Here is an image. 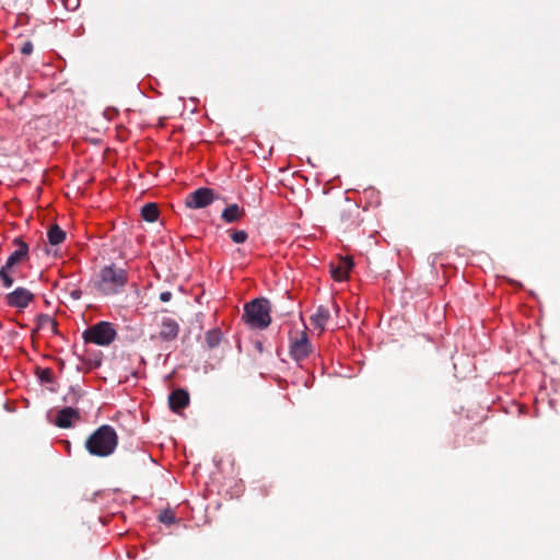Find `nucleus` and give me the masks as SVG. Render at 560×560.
Returning <instances> with one entry per match:
<instances>
[{"instance_id":"nucleus-4","label":"nucleus","mask_w":560,"mask_h":560,"mask_svg":"<svg viewBox=\"0 0 560 560\" xmlns=\"http://www.w3.org/2000/svg\"><path fill=\"white\" fill-rule=\"evenodd\" d=\"M14 245L16 246V249L9 256L5 265L0 269V278L5 288H11L13 285L14 280L11 277V271L14 266L26 259L28 255V246L25 242L20 238H15Z\"/></svg>"},{"instance_id":"nucleus-9","label":"nucleus","mask_w":560,"mask_h":560,"mask_svg":"<svg viewBox=\"0 0 560 560\" xmlns=\"http://www.w3.org/2000/svg\"><path fill=\"white\" fill-rule=\"evenodd\" d=\"M353 268V261L350 257H340L337 262H331L330 273L336 281H346Z\"/></svg>"},{"instance_id":"nucleus-10","label":"nucleus","mask_w":560,"mask_h":560,"mask_svg":"<svg viewBox=\"0 0 560 560\" xmlns=\"http://www.w3.org/2000/svg\"><path fill=\"white\" fill-rule=\"evenodd\" d=\"M80 420L79 411L67 407L57 412L55 423L59 428H70Z\"/></svg>"},{"instance_id":"nucleus-5","label":"nucleus","mask_w":560,"mask_h":560,"mask_svg":"<svg viewBox=\"0 0 560 560\" xmlns=\"http://www.w3.org/2000/svg\"><path fill=\"white\" fill-rule=\"evenodd\" d=\"M83 338L86 342L98 346H108L116 338V330L110 323L101 322L89 327L83 332Z\"/></svg>"},{"instance_id":"nucleus-16","label":"nucleus","mask_w":560,"mask_h":560,"mask_svg":"<svg viewBox=\"0 0 560 560\" xmlns=\"http://www.w3.org/2000/svg\"><path fill=\"white\" fill-rule=\"evenodd\" d=\"M142 218L148 222H154L159 217V209L155 205L149 203L142 208Z\"/></svg>"},{"instance_id":"nucleus-13","label":"nucleus","mask_w":560,"mask_h":560,"mask_svg":"<svg viewBox=\"0 0 560 560\" xmlns=\"http://www.w3.org/2000/svg\"><path fill=\"white\" fill-rule=\"evenodd\" d=\"M329 311L324 307L319 306L315 313L311 316V323L312 325L319 329L320 331L324 330L328 319H329Z\"/></svg>"},{"instance_id":"nucleus-14","label":"nucleus","mask_w":560,"mask_h":560,"mask_svg":"<svg viewBox=\"0 0 560 560\" xmlns=\"http://www.w3.org/2000/svg\"><path fill=\"white\" fill-rule=\"evenodd\" d=\"M242 215L243 210L237 205L226 207L222 213L223 220L228 223L237 221Z\"/></svg>"},{"instance_id":"nucleus-19","label":"nucleus","mask_w":560,"mask_h":560,"mask_svg":"<svg viewBox=\"0 0 560 560\" xmlns=\"http://www.w3.org/2000/svg\"><path fill=\"white\" fill-rule=\"evenodd\" d=\"M24 55H30L33 51V45L28 42L25 43L21 49Z\"/></svg>"},{"instance_id":"nucleus-18","label":"nucleus","mask_w":560,"mask_h":560,"mask_svg":"<svg viewBox=\"0 0 560 560\" xmlns=\"http://www.w3.org/2000/svg\"><path fill=\"white\" fill-rule=\"evenodd\" d=\"M160 521L164 524H172L175 522V515L172 511H164L160 514Z\"/></svg>"},{"instance_id":"nucleus-8","label":"nucleus","mask_w":560,"mask_h":560,"mask_svg":"<svg viewBox=\"0 0 560 560\" xmlns=\"http://www.w3.org/2000/svg\"><path fill=\"white\" fill-rule=\"evenodd\" d=\"M33 300L34 294L26 288L22 287L16 288L5 296L7 304L19 310L26 308Z\"/></svg>"},{"instance_id":"nucleus-15","label":"nucleus","mask_w":560,"mask_h":560,"mask_svg":"<svg viewBox=\"0 0 560 560\" xmlns=\"http://www.w3.org/2000/svg\"><path fill=\"white\" fill-rule=\"evenodd\" d=\"M47 237L51 245H58L65 241L66 233L58 225H52L47 232Z\"/></svg>"},{"instance_id":"nucleus-1","label":"nucleus","mask_w":560,"mask_h":560,"mask_svg":"<svg viewBox=\"0 0 560 560\" xmlns=\"http://www.w3.org/2000/svg\"><path fill=\"white\" fill-rule=\"evenodd\" d=\"M117 444L116 431L110 425H102L86 440L85 447L90 454L105 457L114 453Z\"/></svg>"},{"instance_id":"nucleus-3","label":"nucleus","mask_w":560,"mask_h":560,"mask_svg":"<svg viewBox=\"0 0 560 560\" xmlns=\"http://www.w3.org/2000/svg\"><path fill=\"white\" fill-rule=\"evenodd\" d=\"M244 317L254 328H266L271 322L270 305L265 299H256L246 304Z\"/></svg>"},{"instance_id":"nucleus-7","label":"nucleus","mask_w":560,"mask_h":560,"mask_svg":"<svg viewBox=\"0 0 560 560\" xmlns=\"http://www.w3.org/2000/svg\"><path fill=\"white\" fill-rule=\"evenodd\" d=\"M214 199L213 190L199 188L186 197V206L191 209H200L209 206Z\"/></svg>"},{"instance_id":"nucleus-6","label":"nucleus","mask_w":560,"mask_h":560,"mask_svg":"<svg viewBox=\"0 0 560 560\" xmlns=\"http://www.w3.org/2000/svg\"><path fill=\"white\" fill-rule=\"evenodd\" d=\"M312 351L311 343L303 330L294 331L290 338V353L296 361H302L310 355Z\"/></svg>"},{"instance_id":"nucleus-12","label":"nucleus","mask_w":560,"mask_h":560,"mask_svg":"<svg viewBox=\"0 0 560 560\" xmlns=\"http://www.w3.org/2000/svg\"><path fill=\"white\" fill-rule=\"evenodd\" d=\"M189 402L188 393L184 389H176L170 395V407L173 411L178 412Z\"/></svg>"},{"instance_id":"nucleus-17","label":"nucleus","mask_w":560,"mask_h":560,"mask_svg":"<svg viewBox=\"0 0 560 560\" xmlns=\"http://www.w3.org/2000/svg\"><path fill=\"white\" fill-rule=\"evenodd\" d=\"M231 238L234 243L242 244L247 240V233L245 231H234Z\"/></svg>"},{"instance_id":"nucleus-11","label":"nucleus","mask_w":560,"mask_h":560,"mask_svg":"<svg viewBox=\"0 0 560 560\" xmlns=\"http://www.w3.org/2000/svg\"><path fill=\"white\" fill-rule=\"evenodd\" d=\"M178 324L172 318H164L161 323L159 338L165 341L173 340L178 335Z\"/></svg>"},{"instance_id":"nucleus-2","label":"nucleus","mask_w":560,"mask_h":560,"mask_svg":"<svg viewBox=\"0 0 560 560\" xmlns=\"http://www.w3.org/2000/svg\"><path fill=\"white\" fill-rule=\"evenodd\" d=\"M127 282L126 271L114 266L104 267L98 275L96 287L103 294H113Z\"/></svg>"},{"instance_id":"nucleus-21","label":"nucleus","mask_w":560,"mask_h":560,"mask_svg":"<svg viewBox=\"0 0 560 560\" xmlns=\"http://www.w3.org/2000/svg\"><path fill=\"white\" fill-rule=\"evenodd\" d=\"M171 296H172V294H171L170 292H163V293L161 294V300H162L163 302H168V301H170V299H171Z\"/></svg>"},{"instance_id":"nucleus-20","label":"nucleus","mask_w":560,"mask_h":560,"mask_svg":"<svg viewBox=\"0 0 560 560\" xmlns=\"http://www.w3.org/2000/svg\"><path fill=\"white\" fill-rule=\"evenodd\" d=\"M65 2V5L68 8V7H72V9H75L79 7V0H63Z\"/></svg>"}]
</instances>
